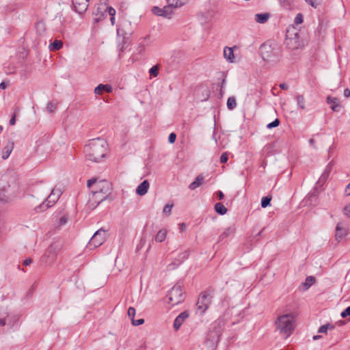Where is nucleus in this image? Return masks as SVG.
I'll use <instances>...</instances> for the list:
<instances>
[{"mask_svg": "<svg viewBox=\"0 0 350 350\" xmlns=\"http://www.w3.org/2000/svg\"><path fill=\"white\" fill-rule=\"evenodd\" d=\"M83 152L87 161L99 163L107 154L108 144L103 139H92L85 146Z\"/></svg>", "mask_w": 350, "mask_h": 350, "instance_id": "obj_1", "label": "nucleus"}, {"mask_svg": "<svg viewBox=\"0 0 350 350\" xmlns=\"http://www.w3.org/2000/svg\"><path fill=\"white\" fill-rule=\"evenodd\" d=\"M237 106V102L234 97H229L227 100V107L229 109L232 110Z\"/></svg>", "mask_w": 350, "mask_h": 350, "instance_id": "obj_27", "label": "nucleus"}, {"mask_svg": "<svg viewBox=\"0 0 350 350\" xmlns=\"http://www.w3.org/2000/svg\"><path fill=\"white\" fill-rule=\"evenodd\" d=\"M103 91L110 93L112 92V87L110 85L99 84L94 89V93L98 95L102 94Z\"/></svg>", "mask_w": 350, "mask_h": 350, "instance_id": "obj_19", "label": "nucleus"}, {"mask_svg": "<svg viewBox=\"0 0 350 350\" xmlns=\"http://www.w3.org/2000/svg\"><path fill=\"white\" fill-rule=\"evenodd\" d=\"M297 105L301 109H305V98L303 95H298L296 98Z\"/></svg>", "mask_w": 350, "mask_h": 350, "instance_id": "obj_28", "label": "nucleus"}, {"mask_svg": "<svg viewBox=\"0 0 350 350\" xmlns=\"http://www.w3.org/2000/svg\"><path fill=\"white\" fill-rule=\"evenodd\" d=\"M343 213H344V215H345L347 217H350V203H349L348 204H347V205L343 208Z\"/></svg>", "mask_w": 350, "mask_h": 350, "instance_id": "obj_39", "label": "nucleus"}, {"mask_svg": "<svg viewBox=\"0 0 350 350\" xmlns=\"http://www.w3.org/2000/svg\"><path fill=\"white\" fill-rule=\"evenodd\" d=\"M167 302L172 306H176L185 299V294L180 285H175L172 287L167 295Z\"/></svg>", "mask_w": 350, "mask_h": 350, "instance_id": "obj_4", "label": "nucleus"}, {"mask_svg": "<svg viewBox=\"0 0 350 350\" xmlns=\"http://www.w3.org/2000/svg\"><path fill=\"white\" fill-rule=\"evenodd\" d=\"M110 21L111 25H113L115 24V16H111Z\"/></svg>", "mask_w": 350, "mask_h": 350, "instance_id": "obj_57", "label": "nucleus"}, {"mask_svg": "<svg viewBox=\"0 0 350 350\" xmlns=\"http://www.w3.org/2000/svg\"><path fill=\"white\" fill-rule=\"evenodd\" d=\"M189 313L187 311L181 312L174 320L173 327L177 331L182 325L183 322L188 318Z\"/></svg>", "mask_w": 350, "mask_h": 350, "instance_id": "obj_13", "label": "nucleus"}, {"mask_svg": "<svg viewBox=\"0 0 350 350\" xmlns=\"http://www.w3.org/2000/svg\"><path fill=\"white\" fill-rule=\"evenodd\" d=\"M180 228V230L181 231H184V230L186 229V225H185V224H184V223L180 224V228Z\"/></svg>", "mask_w": 350, "mask_h": 350, "instance_id": "obj_55", "label": "nucleus"}, {"mask_svg": "<svg viewBox=\"0 0 350 350\" xmlns=\"http://www.w3.org/2000/svg\"><path fill=\"white\" fill-rule=\"evenodd\" d=\"M63 47V42L59 40H54L51 44L49 46V49L51 51H58Z\"/></svg>", "mask_w": 350, "mask_h": 350, "instance_id": "obj_23", "label": "nucleus"}, {"mask_svg": "<svg viewBox=\"0 0 350 350\" xmlns=\"http://www.w3.org/2000/svg\"><path fill=\"white\" fill-rule=\"evenodd\" d=\"M217 196H218L219 200H222L224 198V195L223 192L221 191H217Z\"/></svg>", "mask_w": 350, "mask_h": 350, "instance_id": "obj_50", "label": "nucleus"}, {"mask_svg": "<svg viewBox=\"0 0 350 350\" xmlns=\"http://www.w3.org/2000/svg\"><path fill=\"white\" fill-rule=\"evenodd\" d=\"M328 327L326 325H322L319 329V333H326L327 331Z\"/></svg>", "mask_w": 350, "mask_h": 350, "instance_id": "obj_46", "label": "nucleus"}, {"mask_svg": "<svg viewBox=\"0 0 350 350\" xmlns=\"http://www.w3.org/2000/svg\"><path fill=\"white\" fill-rule=\"evenodd\" d=\"M228 153L227 152H224L221 157H220V161L221 163H225L228 161Z\"/></svg>", "mask_w": 350, "mask_h": 350, "instance_id": "obj_42", "label": "nucleus"}, {"mask_svg": "<svg viewBox=\"0 0 350 350\" xmlns=\"http://www.w3.org/2000/svg\"><path fill=\"white\" fill-rule=\"evenodd\" d=\"M106 232L103 229L97 230L91 238L89 246L97 247L101 245L105 241Z\"/></svg>", "mask_w": 350, "mask_h": 350, "instance_id": "obj_6", "label": "nucleus"}, {"mask_svg": "<svg viewBox=\"0 0 350 350\" xmlns=\"http://www.w3.org/2000/svg\"><path fill=\"white\" fill-rule=\"evenodd\" d=\"M99 9L100 8H98V10H97L98 13L95 14L96 17L94 18V23H98L105 18V11L107 10H108L109 14L111 16L116 15V10L112 7L107 8L106 10H105L103 12H100Z\"/></svg>", "mask_w": 350, "mask_h": 350, "instance_id": "obj_12", "label": "nucleus"}, {"mask_svg": "<svg viewBox=\"0 0 350 350\" xmlns=\"http://www.w3.org/2000/svg\"><path fill=\"white\" fill-rule=\"evenodd\" d=\"M303 22V15L301 14H298L295 16V23L297 25L301 24Z\"/></svg>", "mask_w": 350, "mask_h": 350, "instance_id": "obj_40", "label": "nucleus"}, {"mask_svg": "<svg viewBox=\"0 0 350 350\" xmlns=\"http://www.w3.org/2000/svg\"><path fill=\"white\" fill-rule=\"evenodd\" d=\"M15 122H16V115L14 114L12 118L10 119V124L11 125H14L15 124Z\"/></svg>", "mask_w": 350, "mask_h": 350, "instance_id": "obj_49", "label": "nucleus"}, {"mask_svg": "<svg viewBox=\"0 0 350 350\" xmlns=\"http://www.w3.org/2000/svg\"><path fill=\"white\" fill-rule=\"evenodd\" d=\"M271 200V196H267L263 197L261 200L262 207L266 208L267 206H269Z\"/></svg>", "mask_w": 350, "mask_h": 350, "instance_id": "obj_29", "label": "nucleus"}, {"mask_svg": "<svg viewBox=\"0 0 350 350\" xmlns=\"http://www.w3.org/2000/svg\"><path fill=\"white\" fill-rule=\"evenodd\" d=\"M349 232L347 226L344 222H339L336 226L335 238L337 241H342L345 238Z\"/></svg>", "mask_w": 350, "mask_h": 350, "instance_id": "obj_9", "label": "nucleus"}, {"mask_svg": "<svg viewBox=\"0 0 350 350\" xmlns=\"http://www.w3.org/2000/svg\"><path fill=\"white\" fill-rule=\"evenodd\" d=\"M10 186L0 181V202H8L11 200V195L9 192Z\"/></svg>", "mask_w": 350, "mask_h": 350, "instance_id": "obj_10", "label": "nucleus"}, {"mask_svg": "<svg viewBox=\"0 0 350 350\" xmlns=\"http://www.w3.org/2000/svg\"><path fill=\"white\" fill-rule=\"evenodd\" d=\"M87 185L89 188H92V191L99 192L100 194L108 196L109 193L110 184L107 180H98L97 179L93 178L88 181Z\"/></svg>", "mask_w": 350, "mask_h": 350, "instance_id": "obj_3", "label": "nucleus"}, {"mask_svg": "<svg viewBox=\"0 0 350 350\" xmlns=\"http://www.w3.org/2000/svg\"><path fill=\"white\" fill-rule=\"evenodd\" d=\"M152 12L155 15H157V16H163V11H162V8H160L158 6H154L152 8Z\"/></svg>", "mask_w": 350, "mask_h": 350, "instance_id": "obj_32", "label": "nucleus"}, {"mask_svg": "<svg viewBox=\"0 0 350 350\" xmlns=\"http://www.w3.org/2000/svg\"><path fill=\"white\" fill-rule=\"evenodd\" d=\"M59 249L53 245H51L44 255L41 258V260L46 264H52L57 258Z\"/></svg>", "mask_w": 350, "mask_h": 350, "instance_id": "obj_7", "label": "nucleus"}, {"mask_svg": "<svg viewBox=\"0 0 350 350\" xmlns=\"http://www.w3.org/2000/svg\"><path fill=\"white\" fill-rule=\"evenodd\" d=\"M149 72H150V75H152L153 77H157L159 75V68H158V66H154L152 67L150 69Z\"/></svg>", "mask_w": 350, "mask_h": 350, "instance_id": "obj_33", "label": "nucleus"}, {"mask_svg": "<svg viewBox=\"0 0 350 350\" xmlns=\"http://www.w3.org/2000/svg\"><path fill=\"white\" fill-rule=\"evenodd\" d=\"M52 107H53V105H51V104H49L48 105V109H49L50 111H52V110L50 109V108H52Z\"/></svg>", "mask_w": 350, "mask_h": 350, "instance_id": "obj_61", "label": "nucleus"}, {"mask_svg": "<svg viewBox=\"0 0 350 350\" xmlns=\"http://www.w3.org/2000/svg\"><path fill=\"white\" fill-rule=\"evenodd\" d=\"M295 328V317L292 313L279 315L275 321V332L282 338L287 339Z\"/></svg>", "mask_w": 350, "mask_h": 350, "instance_id": "obj_2", "label": "nucleus"}, {"mask_svg": "<svg viewBox=\"0 0 350 350\" xmlns=\"http://www.w3.org/2000/svg\"><path fill=\"white\" fill-rule=\"evenodd\" d=\"M345 193H347V196L350 195V183H349V185L347 186Z\"/></svg>", "mask_w": 350, "mask_h": 350, "instance_id": "obj_54", "label": "nucleus"}, {"mask_svg": "<svg viewBox=\"0 0 350 350\" xmlns=\"http://www.w3.org/2000/svg\"><path fill=\"white\" fill-rule=\"evenodd\" d=\"M350 315V306L347 307L344 311L341 313V317L342 318H346L347 317Z\"/></svg>", "mask_w": 350, "mask_h": 350, "instance_id": "obj_44", "label": "nucleus"}, {"mask_svg": "<svg viewBox=\"0 0 350 350\" xmlns=\"http://www.w3.org/2000/svg\"><path fill=\"white\" fill-rule=\"evenodd\" d=\"M211 298L208 293H202L200 294L197 302L198 310L200 314H203L211 304Z\"/></svg>", "mask_w": 350, "mask_h": 350, "instance_id": "obj_8", "label": "nucleus"}, {"mask_svg": "<svg viewBox=\"0 0 350 350\" xmlns=\"http://www.w3.org/2000/svg\"><path fill=\"white\" fill-rule=\"evenodd\" d=\"M107 195L100 194L99 192L92 190V196L90 198L89 202L99 204L101 202L106 199Z\"/></svg>", "mask_w": 350, "mask_h": 350, "instance_id": "obj_14", "label": "nucleus"}, {"mask_svg": "<svg viewBox=\"0 0 350 350\" xmlns=\"http://www.w3.org/2000/svg\"><path fill=\"white\" fill-rule=\"evenodd\" d=\"M75 10L79 14L85 12L89 5V0H72Z\"/></svg>", "mask_w": 350, "mask_h": 350, "instance_id": "obj_11", "label": "nucleus"}, {"mask_svg": "<svg viewBox=\"0 0 350 350\" xmlns=\"http://www.w3.org/2000/svg\"><path fill=\"white\" fill-rule=\"evenodd\" d=\"M271 17V14L269 12L256 14L254 15V21L260 24L266 23Z\"/></svg>", "mask_w": 350, "mask_h": 350, "instance_id": "obj_16", "label": "nucleus"}, {"mask_svg": "<svg viewBox=\"0 0 350 350\" xmlns=\"http://www.w3.org/2000/svg\"><path fill=\"white\" fill-rule=\"evenodd\" d=\"M3 131V127L1 126H0V133L2 132Z\"/></svg>", "mask_w": 350, "mask_h": 350, "instance_id": "obj_62", "label": "nucleus"}, {"mask_svg": "<svg viewBox=\"0 0 350 350\" xmlns=\"http://www.w3.org/2000/svg\"><path fill=\"white\" fill-rule=\"evenodd\" d=\"M167 3L174 8H178L183 5L180 0H167Z\"/></svg>", "mask_w": 350, "mask_h": 350, "instance_id": "obj_30", "label": "nucleus"}, {"mask_svg": "<svg viewBox=\"0 0 350 350\" xmlns=\"http://www.w3.org/2000/svg\"><path fill=\"white\" fill-rule=\"evenodd\" d=\"M297 33L295 34V38H290L288 35L286 36V44L291 49H297L299 46Z\"/></svg>", "mask_w": 350, "mask_h": 350, "instance_id": "obj_17", "label": "nucleus"}, {"mask_svg": "<svg viewBox=\"0 0 350 350\" xmlns=\"http://www.w3.org/2000/svg\"><path fill=\"white\" fill-rule=\"evenodd\" d=\"M176 138V135L175 133H170L169 135V137H168L169 142L171 144H173L175 142Z\"/></svg>", "mask_w": 350, "mask_h": 350, "instance_id": "obj_45", "label": "nucleus"}, {"mask_svg": "<svg viewBox=\"0 0 350 350\" xmlns=\"http://www.w3.org/2000/svg\"><path fill=\"white\" fill-rule=\"evenodd\" d=\"M144 323V320L143 319H139L137 320H135V319H134L132 321V324H133V325H135V326L142 325Z\"/></svg>", "mask_w": 350, "mask_h": 350, "instance_id": "obj_43", "label": "nucleus"}, {"mask_svg": "<svg viewBox=\"0 0 350 350\" xmlns=\"http://www.w3.org/2000/svg\"><path fill=\"white\" fill-rule=\"evenodd\" d=\"M8 316H6L5 317H3V318H0V325L1 326H4L5 324H6V317Z\"/></svg>", "mask_w": 350, "mask_h": 350, "instance_id": "obj_48", "label": "nucleus"}, {"mask_svg": "<svg viewBox=\"0 0 350 350\" xmlns=\"http://www.w3.org/2000/svg\"><path fill=\"white\" fill-rule=\"evenodd\" d=\"M310 142L311 144H312V143H314V139H311L310 140Z\"/></svg>", "mask_w": 350, "mask_h": 350, "instance_id": "obj_63", "label": "nucleus"}, {"mask_svg": "<svg viewBox=\"0 0 350 350\" xmlns=\"http://www.w3.org/2000/svg\"><path fill=\"white\" fill-rule=\"evenodd\" d=\"M7 88V83L5 82H1L0 83V88L2 89V90H4Z\"/></svg>", "mask_w": 350, "mask_h": 350, "instance_id": "obj_53", "label": "nucleus"}, {"mask_svg": "<svg viewBox=\"0 0 350 350\" xmlns=\"http://www.w3.org/2000/svg\"><path fill=\"white\" fill-rule=\"evenodd\" d=\"M68 217L67 215H63L60 217L59 221V226H63L66 224L68 221Z\"/></svg>", "mask_w": 350, "mask_h": 350, "instance_id": "obj_37", "label": "nucleus"}, {"mask_svg": "<svg viewBox=\"0 0 350 350\" xmlns=\"http://www.w3.org/2000/svg\"><path fill=\"white\" fill-rule=\"evenodd\" d=\"M6 219L4 215L0 213V232L5 228Z\"/></svg>", "mask_w": 350, "mask_h": 350, "instance_id": "obj_31", "label": "nucleus"}, {"mask_svg": "<svg viewBox=\"0 0 350 350\" xmlns=\"http://www.w3.org/2000/svg\"><path fill=\"white\" fill-rule=\"evenodd\" d=\"M344 96L346 98H348L350 96V90L349 89H345L344 91Z\"/></svg>", "mask_w": 350, "mask_h": 350, "instance_id": "obj_51", "label": "nucleus"}, {"mask_svg": "<svg viewBox=\"0 0 350 350\" xmlns=\"http://www.w3.org/2000/svg\"><path fill=\"white\" fill-rule=\"evenodd\" d=\"M167 232L168 231L165 228L160 230L155 236V241L158 243L163 242L165 239Z\"/></svg>", "mask_w": 350, "mask_h": 350, "instance_id": "obj_22", "label": "nucleus"}, {"mask_svg": "<svg viewBox=\"0 0 350 350\" xmlns=\"http://www.w3.org/2000/svg\"><path fill=\"white\" fill-rule=\"evenodd\" d=\"M280 1L282 5L286 8L290 7L293 1V0H280Z\"/></svg>", "mask_w": 350, "mask_h": 350, "instance_id": "obj_36", "label": "nucleus"}, {"mask_svg": "<svg viewBox=\"0 0 350 350\" xmlns=\"http://www.w3.org/2000/svg\"><path fill=\"white\" fill-rule=\"evenodd\" d=\"M327 102L330 105V107L333 111H339L340 110L341 105L338 98L327 96Z\"/></svg>", "mask_w": 350, "mask_h": 350, "instance_id": "obj_15", "label": "nucleus"}, {"mask_svg": "<svg viewBox=\"0 0 350 350\" xmlns=\"http://www.w3.org/2000/svg\"><path fill=\"white\" fill-rule=\"evenodd\" d=\"M62 192L60 189L58 188H54L49 197L47 198L45 202H43L42 204H40L38 207L36 208L37 211H44L48 208L51 207L53 206L55 202L58 200L60 196L62 195Z\"/></svg>", "mask_w": 350, "mask_h": 350, "instance_id": "obj_5", "label": "nucleus"}, {"mask_svg": "<svg viewBox=\"0 0 350 350\" xmlns=\"http://www.w3.org/2000/svg\"><path fill=\"white\" fill-rule=\"evenodd\" d=\"M14 148V143L8 142V144L2 150V158L6 159L9 157L10 153Z\"/></svg>", "mask_w": 350, "mask_h": 350, "instance_id": "obj_21", "label": "nucleus"}, {"mask_svg": "<svg viewBox=\"0 0 350 350\" xmlns=\"http://www.w3.org/2000/svg\"><path fill=\"white\" fill-rule=\"evenodd\" d=\"M314 282V278L312 276L308 277L306 280V282L304 283V285L308 288L309 286H310Z\"/></svg>", "mask_w": 350, "mask_h": 350, "instance_id": "obj_34", "label": "nucleus"}, {"mask_svg": "<svg viewBox=\"0 0 350 350\" xmlns=\"http://www.w3.org/2000/svg\"><path fill=\"white\" fill-rule=\"evenodd\" d=\"M280 88L282 90H287L288 88V85L286 83L280 84Z\"/></svg>", "mask_w": 350, "mask_h": 350, "instance_id": "obj_52", "label": "nucleus"}, {"mask_svg": "<svg viewBox=\"0 0 350 350\" xmlns=\"http://www.w3.org/2000/svg\"><path fill=\"white\" fill-rule=\"evenodd\" d=\"M321 337V336H319V335H316V336H313V339L316 340L319 339Z\"/></svg>", "mask_w": 350, "mask_h": 350, "instance_id": "obj_58", "label": "nucleus"}, {"mask_svg": "<svg viewBox=\"0 0 350 350\" xmlns=\"http://www.w3.org/2000/svg\"><path fill=\"white\" fill-rule=\"evenodd\" d=\"M52 107H53V105H51V104H49L48 105V109H49L50 111H52V110L50 109V108H52Z\"/></svg>", "mask_w": 350, "mask_h": 350, "instance_id": "obj_59", "label": "nucleus"}, {"mask_svg": "<svg viewBox=\"0 0 350 350\" xmlns=\"http://www.w3.org/2000/svg\"><path fill=\"white\" fill-rule=\"evenodd\" d=\"M203 180H204V178L202 176H201V175L198 176L197 178H196V180L189 185V188L191 190L196 189L197 187H200L202 184Z\"/></svg>", "mask_w": 350, "mask_h": 350, "instance_id": "obj_24", "label": "nucleus"}, {"mask_svg": "<svg viewBox=\"0 0 350 350\" xmlns=\"http://www.w3.org/2000/svg\"><path fill=\"white\" fill-rule=\"evenodd\" d=\"M150 187V183L147 180H144L137 187L136 189L137 194L139 196H144L145 195L148 189Z\"/></svg>", "mask_w": 350, "mask_h": 350, "instance_id": "obj_18", "label": "nucleus"}, {"mask_svg": "<svg viewBox=\"0 0 350 350\" xmlns=\"http://www.w3.org/2000/svg\"><path fill=\"white\" fill-rule=\"evenodd\" d=\"M173 8H174V6H171L169 4L167 6H164L162 8L163 16L168 18H170L172 15V14H173Z\"/></svg>", "mask_w": 350, "mask_h": 350, "instance_id": "obj_25", "label": "nucleus"}, {"mask_svg": "<svg viewBox=\"0 0 350 350\" xmlns=\"http://www.w3.org/2000/svg\"><path fill=\"white\" fill-rule=\"evenodd\" d=\"M135 309L133 307H130L129 309H128V316L131 318V321H133V319H134V317H135Z\"/></svg>", "mask_w": 350, "mask_h": 350, "instance_id": "obj_35", "label": "nucleus"}, {"mask_svg": "<svg viewBox=\"0 0 350 350\" xmlns=\"http://www.w3.org/2000/svg\"><path fill=\"white\" fill-rule=\"evenodd\" d=\"M215 210L219 215H225L227 213V208L220 202L215 204Z\"/></svg>", "mask_w": 350, "mask_h": 350, "instance_id": "obj_26", "label": "nucleus"}, {"mask_svg": "<svg viewBox=\"0 0 350 350\" xmlns=\"http://www.w3.org/2000/svg\"><path fill=\"white\" fill-rule=\"evenodd\" d=\"M307 3H308L313 8H316L315 3L313 0H309L308 1H307Z\"/></svg>", "mask_w": 350, "mask_h": 350, "instance_id": "obj_56", "label": "nucleus"}, {"mask_svg": "<svg viewBox=\"0 0 350 350\" xmlns=\"http://www.w3.org/2000/svg\"><path fill=\"white\" fill-rule=\"evenodd\" d=\"M306 2L308 1L309 0H305Z\"/></svg>", "mask_w": 350, "mask_h": 350, "instance_id": "obj_64", "label": "nucleus"}, {"mask_svg": "<svg viewBox=\"0 0 350 350\" xmlns=\"http://www.w3.org/2000/svg\"><path fill=\"white\" fill-rule=\"evenodd\" d=\"M224 56L228 62L231 63L234 62L235 57L233 49L231 47H225L224 49Z\"/></svg>", "mask_w": 350, "mask_h": 350, "instance_id": "obj_20", "label": "nucleus"}, {"mask_svg": "<svg viewBox=\"0 0 350 350\" xmlns=\"http://www.w3.org/2000/svg\"><path fill=\"white\" fill-rule=\"evenodd\" d=\"M52 107H53V105H51V104H49L48 105V109H49L50 111H52V110L50 109V108H52Z\"/></svg>", "mask_w": 350, "mask_h": 350, "instance_id": "obj_60", "label": "nucleus"}, {"mask_svg": "<svg viewBox=\"0 0 350 350\" xmlns=\"http://www.w3.org/2000/svg\"><path fill=\"white\" fill-rule=\"evenodd\" d=\"M172 207H173V204H166L164 206L163 213L169 215L171 213Z\"/></svg>", "mask_w": 350, "mask_h": 350, "instance_id": "obj_41", "label": "nucleus"}, {"mask_svg": "<svg viewBox=\"0 0 350 350\" xmlns=\"http://www.w3.org/2000/svg\"><path fill=\"white\" fill-rule=\"evenodd\" d=\"M31 262H32V260L31 258H27L23 261V265L25 266H27V265H29Z\"/></svg>", "mask_w": 350, "mask_h": 350, "instance_id": "obj_47", "label": "nucleus"}, {"mask_svg": "<svg viewBox=\"0 0 350 350\" xmlns=\"http://www.w3.org/2000/svg\"><path fill=\"white\" fill-rule=\"evenodd\" d=\"M280 124V120L278 119H275L273 122L267 124V127L268 129H272L273 127H276Z\"/></svg>", "mask_w": 350, "mask_h": 350, "instance_id": "obj_38", "label": "nucleus"}]
</instances>
